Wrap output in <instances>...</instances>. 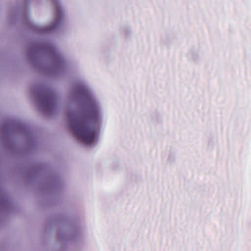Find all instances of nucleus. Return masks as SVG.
Wrapping results in <instances>:
<instances>
[{"label": "nucleus", "instance_id": "3", "mask_svg": "<svg viewBox=\"0 0 251 251\" xmlns=\"http://www.w3.org/2000/svg\"><path fill=\"white\" fill-rule=\"evenodd\" d=\"M47 99L48 100H49V101L50 100L51 103H52L54 101V100H53V98H52V97L50 98L47 97Z\"/></svg>", "mask_w": 251, "mask_h": 251}, {"label": "nucleus", "instance_id": "1", "mask_svg": "<svg viewBox=\"0 0 251 251\" xmlns=\"http://www.w3.org/2000/svg\"><path fill=\"white\" fill-rule=\"evenodd\" d=\"M99 119L98 106L95 102L93 101L87 114L75 116L73 119L72 128L81 141L86 144H91L95 142L98 134V129L91 126V123L98 121Z\"/></svg>", "mask_w": 251, "mask_h": 251}, {"label": "nucleus", "instance_id": "2", "mask_svg": "<svg viewBox=\"0 0 251 251\" xmlns=\"http://www.w3.org/2000/svg\"><path fill=\"white\" fill-rule=\"evenodd\" d=\"M55 15L57 16L60 17V18L62 16V11H61V9L59 7H57L56 12H55Z\"/></svg>", "mask_w": 251, "mask_h": 251}]
</instances>
